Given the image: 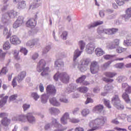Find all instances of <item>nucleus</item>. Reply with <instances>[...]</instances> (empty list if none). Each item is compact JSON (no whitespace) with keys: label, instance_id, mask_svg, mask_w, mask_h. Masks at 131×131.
Instances as JSON below:
<instances>
[{"label":"nucleus","instance_id":"1","mask_svg":"<svg viewBox=\"0 0 131 131\" xmlns=\"http://www.w3.org/2000/svg\"><path fill=\"white\" fill-rule=\"evenodd\" d=\"M106 122H107V117L105 116H101L100 118L91 121L89 123V126L92 128L88 129V131H94L99 129L101 126H104Z\"/></svg>","mask_w":131,"mask_h":131},{"label":"nucleus","instance_id":"2","mask_svg":"<svg viewBox=\"0 0 131 131\" xmlns=\"http://www.w3.org/2000/svg\"><path fill=\"white\" fill-rule=\"evenodd\" d=\"M53 78L56 81H58V79H60L63 83H68L69 82V79H70L69 76L66 73L60 74L58 72L55 74Z\"/></svg>","mask_w":131,"mask_h":131},{"label":"nucleus","instance_id":"3","mask_svg":"<svg viewBox=\"0 0 131 131\" xmlns=\"http://www.w3.org/2000/svg\"><path fill=\"white\" fill-rule=\"evenodd\" d=\"M103 74L106 77L108 78L103 77L102 78V80L105 81V82L111 83L114 81V79L112 78L115 77V76L117 75V73L116 72H105Z\"/></svg>","mask_w":131,"mask_h":131},{"label":"nucleus","instance_id":"4","mask_svg":"<svg viewBox=\"0 0 131 131\" xmlns=\"http://www.w3.org/2000/svg\"><path fill=\"white\" fill-rule=\"evenodd\" d=\"M112 103L114 106L119 110H123L124 108L123 105L121 104V101L119 99L118 95H115V96L113 97L112 99Z\"/></svg>","mask_w":131,"mask_h":131},{"label":"nucleus","instance_id":"5","mask_svg":"<svg viewBox=\"0 0 131 131\" xmlns=\"http://www.w3.org/2000/svg\"><path fill=\"white\" fill-rule=\"evenodd\" d=\"M25 76H26V72H21L20 74L17 76V77H15L12 80V86L13 88H15L17 85V82H16V79L17 80L18 82H21L24 78H25Z\"/></svg>","mask_w":131,"mask_h":131},{"label":"nucleus","instance_id":"6","mask_svg":"<svg viewBox=\"0 0 131 131\" xmlns=\"http://www.w3.org/2000/svg\"><path fill=\"white\" fill-rule=\"evenodd\" d=\"M26 118L30 123H32V122L35 121V119L32 116V114L30 113H28L26 117L24 115L19 116V121L25 122V119H26Z\"/></svg>","mask_w":131,"mask_h":131},{"label":"nucleus","instance_id":"7","mask_svg":"<svg viewBox=\"0 0 131 131\" xmlns=\"http://www.w3.org/2000/svg\"><path fill=\"white\" fill-rule=\"evenodd\" d=\"M36 19H37V15H35L34 18H30L29 20L26 22V25L27 27H29V28H34L35 26H36Z\"/></svg>","mask_w":131,"mask_h":131},{"label":"nucleus","instance_id":"8","mask_svg":"<svg viewBox=\"0 0 131 131\" xmlns=\"http://www.w3.org/2000/svg\"><path fill=\"white\" fill-rule=\"evenodd\" d=\"M90 70L92 74H96V73H98V72H99L100 67H99V63L98 62L94 61L91 63Z\"/></svg>","mask_w":131,"mask_h":131},{"label":"nucleus","instance_id":"9","mask_svg":"<svg viewBox=\"0 0 131 131\" xmlns=\"http://www.w3.org/2000/svg\"><path fill=\"white\" fill-rule=\"evenodd\" d=\"M0 107L3 108L6 104H7V101H8V99H9L8 96H5V94H2L0 95Z\"/></svg>","mask_w":131,"mask_h":131},{"label":"nucleus","instance_id":"10","mask_svg":"<svg viewBox=\"0 0 131 131\" xmlns=\"http://www.w3.org/2000/svg\"><path fill=\"white\" fill-rule=\"evenodd\" d=\"M46 92L48 95H56V88L52 85H49L46 88Z\"/></svg>","mask_w":131,"mask_h":131},{"label":"nucleus","instance_id":"11","mask_svg":"<svg viewBox=\"0 0 131 131\" xmlns=\"http://www.w3.org/2000/svg\"><path fill=\"white\" fill-rule=\"evenodd\" d=\"M52 125L53 126H54V127H56L58 128V129L56 130L55 131H64L65 130V129H66V128H64V129L60 128L62 126V125L59 124V123H58V121H57V119H52Z\"/></svg>","mask_w":131,"mask_h":131},{"label":"nucleus","instance_id":"12","mask_svg":"<svg viewBox=\"0 0 131 131\" xmlns=\"http://www.w3.org/2000/svg\"><path fill=\"white\" fill-rule=\"evenodd\" d=\"M46 61L43 59H41L37 63V70L38 72H41V69L46 67Z\"/></svg>","mask_w":131,"mask_h":131},{"label":"nucleus","instance_id":"13","mask_svg":"<svg viewBox=\"0 0 131 131\" xmlns=\"http://www.w3.org/2000/svg\"><path fill=\"white\" fill-rule=\"evenodd\" d=\"M122 89L124 90L125 93L126 94H131V86L128 85L127 83H123L122 84Z\"/></svg>","mask_w":131,"mask_h":131},{"label":"nucleus","instance_id":"14","mask_svg":"<svg viewBox=\"0 0 131 131\" xmlns=\"http://www.w3.org/2000/svg\"><path fill=\"white\" fill-rule=\"evenodd\" d=\"M104 110V105L103 104H98L93 107V111L94 112H98L101 113Z\"/></svg>","mask_w":131,"mask_h":131},{"label":"nucleus","instance_id":"15","mask_svg":"<svg viewBox=\"0 0 131 131\" xmlns=\"http://www.w3.org/2000/svg\"><path fill=\"white\" fill-rule=\"evenodd\" d=\"M10 41L13 45H20L21 40L16 35L12 36L10 39Z\"/></svg>","mask_w":131,"mask_h":131},{"label":"nucleus","instance_id":"16","mask_svg":"<svg viewBox=\"0 0 131 131\" xmlns=\"http://www.w3.org/2000/svg\"><path fill=\"white\" fill-rule=\"evenodd\" d=\"M117 46H119V39H116L114 41L112 42L108 46V48L111 50L115 49Z\"/></svg>","mask_w":131,"mask_h":131},{"label":"nucleus","instance_id":"17","mask_svg":"<svg viewBox=\"0 0 131 131\" xmlns=\"http://www.w3.org/2000/svg\"><path fill=\"white\" fill-rule=\"evenodd\" d=\"M126 14L122 15V17L124 18L125 20H127L131 18V7L127 8L125 11Z\"/></svg>","mask_w":131,"mask_h":131},{"label":"nucleus","instance_id":"18","mask_svg":"<svg viewBox=\"0 0 131 131\" xmlns=\"http://www.w3.org/2000/svg\"><path fill=\"white\" fill-rule=\"evenodd\" d=\"M122 98L123 99L124 101H125V103L127 104H130L131 100L128 94L125 92L123 93L122 95Z\"/></svg>","mask_w":131,"mask_h":131},{"label":"nucleus","instance_id":"19","mask_svg":"<svg viewBox=\"0 0 131 131\" xmlns=\"http://www.w3.org/2000/svg\"><path fill=\"white\" fill-rule=\"evenodd\" d=\"M69 114L68 113H66L60 119V122L62 124H67V120L69 119Z\"/></svg>","mask_w":131,"mask_h":131},{"label":"nucleus","instance_id":"20","mask_svg":"<svg viewBox=\"0 0 131 131\" xmlns=\"http://www.w3.org/2000/svg\"><path fill=\"white\" fill-rule=\"evenodd\" d=\"M1 124L4 126H8L9 124L11 123V120L8 118H4L1 121Z\"/></svg>","mask_w":131,"mask_h":131},{"label":"nucleus","instance_id":"21","mask_svg":"<svg viewBox=\"0 0 131 131\" xmlns=\"http://www.w3.org/2000/svg\"><path fill=\"white\" fill-rule=\"evenodd\" d=\"M41 71H43L41 73V75L42 76H46V75H49V73L50 72V68L49 67H46V68H43L41 69Z\"/></svg>","mask_w":131,"mask_h":131},{"label":"nucleus","instance_id":"22","mask_svg":"<svg viewBox=\"0 0 131 131\" xmlns=\"http://www.w3.org/2000/svg\"><path fill=\"white\" fill-rule=\"evenodd\" d=\"M7 14L10 18H15V17H17V15H18L17 11H15L14 10L9 11Z\"/></svg>","mask_w":131,"mask_h":131},{"label":"nucleus","instance_id":"23","mask_svg":"<svg viewBox=\"0 0 131 131\" xmlns=\"http://www.w3.org/2000/svg\"><path fill=\"white\" fill-rule=\"evenodd\" d=\"M81 53H82V51H79L78 49H76L74 53V61H76V59L81 55Z\"/></svg>","mask_w":131,"mask_h":131},{"label":"nucleus","instance_id":"24","mask_svg":"<svg viewBox=\"0 0 131 131\" xmlns=\"http://www.w3.org/2000/svg\"><path fill=\"white\" fill-rule=\"evenodd\" d=\"M103 24L102 21H97L94 22L92 25H90L88 26L89 29H91V28H93V27H97V26H99V25H102Z\"/></svg>","mask_w":131,"mask_h":131},{"label":"nucleus","instance_id":"25","mask_svg":"<svg viewBox=\"0 0 131 131\" xmlns=\"http://www.w3.org/2000/svg\"><path fill=\"white\" fill-rule=\"evenodd\" d=\"M50 102L53 106H60V103L57 101L56 98H53L50 99Z\"/></svg>","mask_w":131,"mask_h":131},{"label":"nucleus","instance_id":"26","mask_svg":"<svg viewBox=\"0 0 131 131\" xmlns=\"http://www.w3.org/2000/svg\"><path fill=\"white\" fill-rule=\"evenodd\" d=\"M95 53H96V54L97 55V56H98V57L103 56V55H104V54H105V53L104 52L103 50L101 49L100 48H97L95 50Z\"/></svg>","mask_w":131,"mask_h":131},{"label":"nucleus","instance_id":"27","mask_svg":"<svg viewBox=\"0 0 131 131\" xmlns=\"http://www.w3.org/2000/svg\"><path fill=\"white\" fill-rule=\"evenodd\" d=\"M13 56L16 61H19V60L21 59V58L19 56V51L17 50L13 51Z\"/></svg>","mask_w":131,"mask_h":131},{"label":"nucleus","instance_id":"28","mask_svg":"<svg viewBox=\"0 0 131 131\" xmlns=\"http://www.w3.org/2000/svg\"><path fill=\"white\" fill-rule=\"evenodd\" d=\"M26 7V3L24 1H22L21 2L18 3L17 5L18 9H24Z\"/></svg>","mask_w":131,"mask_h":131},{"label":"nucleus","instance_id":"29","mask_svg":"<svg viewBox=\"0 0 131 131\" xmlns=\"http://www.w3.org/2000/svg\"><path fill=\"white\" fill-rule=\"evenodd\" d=\"M48 99H49V96L47 94H43L41 97V102L43 104H46L48 102Z\"/></svg>","mask_w":131,"mask_h":131},{"label":"nucleus","instance_id":"30","mask_svg":"<svg viewBox=\"0 0 131 131\" xmlns=\"http://www.w3.org/2000/svg\"><path fill=\"white\" fill-rule=\"evenodd\" d=\"M111 63H112V62L109 61H107L104 63H103L102 66H101V68L102 69H104V70H106V69L109 68V67H110V65H111Z\"/></svg>","mask_w":131,"mask_h":131},{"label":"nucleus","instance_id":"31","mask_svg":"<svg viewBox=\"0 0 131 131\" xmlns=\"http://www.w3.org/2000/svg\"><path fill=\"white\" fill-rule=\"evenodd\" d=\"M86 76L85 75H82L76 80L77 83H83V81L85 80Z\"/></svg>","mask_w":131,"mask_h":131},{"label":"nucleus","instance_id":"32","mask_svg":"<svg viewBox=\"0 0 131 131\" xmlns=\"http://www.w3.org/2000/svg\"><path fill=\"white\" fill-rule=\"evenodd\" d=\"M77 91L80 92V93H83V94H85V93H88V91H89V89L86 87H80L77 89Z\"/></svg>","mask_w":131,"mask_h":131},{"label":"nucleus","instance_id":"33","mask_svg":"<svg viewBox=\"0 0 131 131\" xmlns=\"http://www.w3.org/2000/svg\"><path fill=\"white\" fill-rule=\"evenodd\" d=\"M17 24L19 25V26H21L22 24H24V18L23 17L19 16L16 20Z\"/></svg>","mask_w":131,"mask_h":131},{"label":"nucleus","instance_id":"34","mask_svg":"<svg viewBox=\"0 0 131 131\" xmlns=\"http://www.w3.org/2000/svg\"><path fill=\"white\" fill-rule=\"evenodd\" d=\"M55 66L56 67H61V66H64V62L61 60H57L55 61Z\"/></svg>","mask_w":131,"mask_h":131},{"label":"nucleus","instance_id":"35","mask_svg":"<svg viewBox=\"0 0 131 131\" xmlns=\"http://www.w3.org/2000/svg\"><path fill=\"white\" fill-rule=\"evenodd\" d=\"M50 111L51 114H58L60 112V110L54 107L51 108Z\"/></svg>","mask_w":131,"mask_h":131},{"label":"nucleus","instance_id":"36","mask_svg":"<svg viewBox=\"0 0 131 131\" xmlns=\"http://www.w3.org/2000/svg\"><path fill=\"white\" fill-rule=\"evenodd\" d=\"M89 114H90V110L89 109H83L81 112L82 116H87Z\"/></svg>","mask_w":131,"mask_h":131},{"label":"nucleus","instance_id":"37","mask_svg":"<svg viewBox=\"0 0 131 131\" xmlns=\"http://www.w3.org/2000/svg\"><path fill=\"white\" fill-rule=\"evenodd\" d=\"M126 2H128V0H117L116 2L118 6H123L125 4Z\"/></svg>","mask_w":131,"mask_h":131},{"label":"nucleus","instance_id":"38","mask_svg":"<svg viewBox=\"0 0 131 131\" xmlns=\"http://www.w3.org/2000/svg\"><path fill=\"white\" fill-rule=\"evenodd\" d=\"M11 48V46L10 45V42L9 41H6L3 45V49L4 50H9Z\"/></svg>","mask_w":131,"mask_h":131},{"label":"nucleus","instance_id":"39","mask_svg":"<svg viewBox=\"0 0 131 131\" xmlns=\"http://www.w3.org/2000/svg\"><path fill=\"white\" fill-rule=\"evenodd\" d=\"M103 103H104L105 106H106V107H107L109 109L112 108L111 105H110V100H107L104 99Z\"/></svg>","mask_w":131,"mask_h":131},{"label":"nucleus","instance_id":"40","mask_svg":"<svg viewBox=\"0 0 131 131\" xmlns=\"http://www.w3.org/2000/svg\"><path fill=\"white\" fill-rule=\"evenodd\" d=\"M78 45L80 47V50H82L84 49V47H85V43L82 40H80L78 42Z\"/></svg>","mask_w":131,"mask_h":131},{"label":"nucleus","instance_id":"41","mask_svg":"<svg viewBox=\"0 0 131 131\" xmlns=\"http://www.w3.org/2000/svg\"><path fill=\"white\" fill-rule=\"evenodd\" d=\"M8 69H7V67H4L2 69L0 72V75H3V74L6 75Z\"/></svg>","mask_w":131,"mask_h":131},{"label":"nucleus","instance_id":"42","mask_svg":"<svg viewBox=\"0 0 131 131\" xmlns=\"http://www.w3.org/2000/svg\"><path fill=\"white\" fill-rule=\"evenodd\" d=\"M105 31H109L110 32H112V33H115L116 32H118V29L113 28V29H108L107 30H105ZM104 30L103 31H105Z\"/></svg>","mask_w":131,"mask_h":131},{"label":"nucleus","instance_id":"43","mask_svg":"<svg viewBox=\"0 0 131 131\" xmlns=\"http://www.w3.org/2000/svg\"><path fill=\"white\" fill-rule=\"evenodd\" d=\"M125 51H126V49L122 48V47H118L116 50L117 53H123V52H125Z\"/></svg>","mask_w":131,"mask_h":131},{"label":"nucleus","instance_id":"44","mask_svg":"<svg viewBox=\"0 0 131 131\" xmlns=\"http://www.w3.org/2000/svg\"><path fill=\"white\" fill-rule=\"evenodd\" d=\"M31 96L35 100V101H37V99H39V96H38L36 93H32Z\"/></svg>","mask_w":131,"mask_h":131},{"label":"nucleus","instance_id":"45","mask_svg":"<svg viewBox=\"0 0 131 131\" xmlns=\"http://www.w3.org/2000/svg\"><path fill=\"white\" fill-rule=\"evenodd\" d=\"M35 45V41L34 40H30L28 41V42L27 43V46H28V47H32Z\"/></svg>","mask_w":131,"mask_h":131},{"label":"nucleus","instance_id":"46","mask_svg":"<svg viewBox=\"0 0 131 131\" xmlns=\"http://www.w3.org/2000/svg\"><path fill=\"white\" fill-rule=\"evenodd\" d=\"M18 95L17 94L12 95L9 97V101H15Z\"/></svg>","mask_w":131,"mask_h":131},{"label":"nucleus","instance_id":"47","mask_svg":"<svg viewBox=\"0 0 131 131\" xmlns=\"http://www.w3.org/2000/svg\"><path fill=\"white\" fill-rule=\"evenodd\" d=\"M89 64H90V59H85L82 61L81 65L83 66V65H89Z\"/></svg>","mask_w":131,"mask_h":131},{"label":"nucleus","instance_id":"48","mask_svg":"<svg viewBox=\"0 0 131 131\" xmlns=\"http://www.w3.org/2000/svg\"><path fill=\"white\" fill-rule=\"evenodd\" d=\"M104 91H106V92H109V91H111L112 90V86L109 84L106 85L104 88Z\"/></svg>","mask_w":131,"mask_h":131},{"label":"nucleus","instance_id":"49","mask_svg":"<svg viewBox=\"0 0 131 131\" xmlns=\"http://www.w3.org/2000/svg\"><path fill=\"white\" fill-rule=\"evenodd\" d=\"M20 53H23L25 56H26V55H27V53H28V51L26 50V48H21L20 50Z\"/></svg>","mask_w":131,"mask_h":131},{"label":"nucleus","instance_id":"50","mask_svg":"<svg viewBox=\"0 0 131 131\" xmlns=\"http://www.w3.org/2000/svg\"><path fill=\"white\" fill-rule=\"evenodd\" d=\"M124 76H120L117 78V80H118V82H122V81H124Z\"/></svg>","mask_w":131,"mask_h":131},{"label":"nucleus","instance_id":"51","mask_svg":"<svg viewBox=\"0 0 131 131\" xmlns=\"http://www.w3.org/2000/svg\"><path fill=\"white\" fill-rule=\"evenodd\" d=\"M23 108L24 109V111H26L27 109H29V108H30V104L25 103L23 105Z\"/></svg>","mask_w":131,"mask_h":131},{"label":"nucleus","instance_id":"52","mask_svg":"<svg viewBox=\"0 0 131 131\" xmlns=\"http://www.w3.org/2000/svg\"><path fill=\"white\" fill-rule=\"evenodd\" d=\"M36 8H38V6L37 4H32L29 7V10H33L34 9H35Z\"/></svg>","mask_w":131,"mask_h":131},{"label":"nucleus","instance_id":"53","mask_svg":"<svg viewBox=\"0 0 131 131\" xmlns=\"http://www.w3.org/2000/svg\"><path fill=\"white\" fill-rule=\"evenodd\" d=\"M50 49L51 47L50 46H47L43 50V54H47Z\"/></svg>","mask_w":131,"mask_h":131},{"label":"nucleus","instance_id":"54","mask_svg":"<svg viewBox=\"0 0 131 131\" xmlns=\"http://www.w3.org/2000/svg\"><path fill=\"white\" fill-rule=\"evenodd\" d=\"M124 43L125 46H127V47L131 46V40H125L124 41Z\"/></svg>","mask_w":131,"mask_h":131},{"label":"nucleus","instance_id":"55","mask_svg":"<svg viewBox=\"0 0 131 131\" xmlns=\"http://www.w3.org/2000/svg\"><path fill=\"white\" fill-rule=\"evenodd\" d=\"M124 66V64L123 63H117L116 64V67H117V68H123V66Z\"/></svg>","mask_w":131,"mask_h":131},{"label":"nucleus","instance_id":"56","mask_svg":"<svg viewBox=\"0 0 131 131\" xmlns=\"http://www.w3.org/2000/svg\"><path fill=\"white\" fill-rule=\"evenodd\" d=\"M8 116V114L6 113H0V118H5Z\"/></svg>","mask_w":131,"mask_h":131},{"label":"nucleus","instance_id":"57","mask_svg":"<svg viewBox=\"0 0 131 131\" xmlns=\"http://www.w3.org/2000/svg\"><path fill=\"white\" fill-rule=\"evenodd\" d=\"M70 121L71 122H72L73 123H78V122H79V120L77 119H70Z\"/></svg>","mask_w":131,"mask_h":131},{"label":"nucleus","instance_id":"58","mask_svg":"<svg viewBox=\"0 0 131 131\" xmlns=\"http://www.w3.org/2000/svg\"><path fill=\"white\" fill-rule=\"evenodd\" d=\"M6 56V53L3 52V50L0 49V58H4Z\"/></svg>","mask_w":131,"mask_h":131},{"label":"nucleus","instance_id":"59","mask_svg":"<svg viewBox=\"0 0 131 131\" xmlns=\"http://www.w3.org/2000/svg\"><path fill=\"white\" fill-rule=\"evenodd\" d=\"M94 101L92 99V98H88L86 101L85 102V104H89V103H93Z\"/></svg>","mask_w":131,"mask_h":131},{"label":"nucleus","instance_id":"60","mask_svg":"<svg viewBox=\"0 0 131 131\" xmlns=\"http://www.w3.org/2000/svg\"><path fill=\"white\" fill-rule=\"evenodd\" d=\"M103 57L105 60H110V59L112 58V57H113V56L106 55H104Z\"/></svg>","mask_w":131,"mask_h":131},{"label":"nucleus","instance_id":"61","mask_svg":"<svg viewBox=\"0 0 131 131\" xmlns=\"http://www.w3.org/2000/svg\"><path fill=\"white\" fill-rule=\"evenodd\" d=\"M39 89L40 92H41V93H43L44 87H43V85H42V83H40V85L39 86Z\"/></svg>","mask_w":131,"mask_h":131},{"label":"nucleus","instance_id":"62","mask_svg":"<svg viewBox=\"0 0 131 131\" xmlns=\"http://www.w3.org/2000/svg\"><path fill=\"white\" fill-rule=\"evenodd\" d=\"M75 131H84V129L80 126H78L75 128Z\"/></svg>","mask_w":131,"mask_h":131},{"label":"nucleus","instance_id":"63","mask_svg":"<svg viewBox=\"0 0 131 131\" xmlns=\"http://www.w3.org/2000/svg\"><path fill=\"white\" fill-rule=\"evenodd\" d=\"M60 102H62V103H68V99L66 98H60L59 99Z\"/></svg>","mask_w":131,"mask_h":131},{"label":"nucleus","instance_id":"64","mask_svg":"<svg viewBox=\"0 0 131 131\" xmlns=\"http://www.w3.org/2000/svg\"><path fill=\"white\" fill-rule=\"evenodd\" d=\"M114 129H115L116 130H117V131H121V130L126 131V129H125V128H120V127H115Z\"/></svg>","mask_w":131,"mask_h":131}]
</instances>
